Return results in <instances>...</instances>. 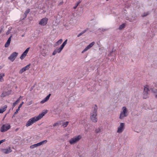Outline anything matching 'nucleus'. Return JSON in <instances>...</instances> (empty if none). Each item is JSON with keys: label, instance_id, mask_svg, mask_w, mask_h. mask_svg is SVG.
I'll return each mask as SVG.
<instances>
[{"label": "nucleus", "instance_id": "1a4fd4ad", "mask_svg": "<svg viewBox=\"0 0 157 157\" xmlns=\"http://www.w3.org/2000/svg\"><path fill=\"white\" fill-rule=\"evenodd\" d=\"M18 55V53L16 52L13 53L8 57V59L13 62L15 59Z\"/></svg>", "mask_w": 157, "mask_h": 157}, {"label": "nucleus", "instance_id": "0eeeda50", "mask_svg": "<svg viewBox=\"0 0 157 157\" xmlns=\"http://www.w3.org/2000/svg\"><path fill=\"white\" fill-rule=\"evenodd\" d=\"M124 127L125 124L123 123H121L117 128V132L119 133L122 132L124 130Z\"/></svg>", "mask_w": 157, "mask_h": 157}, {"label": "nucleus", "instance_id": "58836bf2", "mask_svg": "<svg viewBox=\"0 0 157 157\" xmlns=\"http://www.w3.org/2000/svg\"><path fill=\"white\" fill-rule=\"evenodd\" d=\"M82 2V0H79V1H78L77 3H75L76 4H77V5H78L81 2Z\"/></svg>", "mask_w": 157, "mask_h": 157}, {"label": "nucleus", "instance_id": "e433bc0d", "mask_svg": "<svg viewBox=\"0 0 157 157\" xmlns=\"http://www.w3.org/2000/svg\"><path fill=\"white\" fill-rule=\"evenodd\" d=\"M25 56H24L22 54V55H21V56H20V59H21V60H22V59H24L25 58Z\"/></svg>", "mask_w": 157, "mask_h": 157}, {"label": "nucleus", "instance_id": "c756f323", "mask_svg": "<svg viewBox=\"0 0 157 157\" xmlns=\"http://www.w3.org/2000/svg\"><path fill=\"white\" fill-rule=\"evenodd\" d=\"M51 95V94H49L44 98V99L46 101L49 100Z\"/></svg>", "mask_w": 157, "mask_h": 157}, {"label": "nucleus", "instance_id": "4be33fe9", "mask_svg": "<svg viewBox=\"0 0 157 157\" xmlns=\"http://www.w3.org/2000/svg\"><path fill=\"white\" fill-rule=\"evenodd\" d=\"M30 49V47H29L27 48L26 50L22 54L23 55L25 56H26L27 54L28 53V52Z\"/></svg>", "mask_w": 157, "mask_h": 157}, {"label": "nucleus", "instance_id": "dca6fc26", "mask_svg": "<svg viewBox=\"0 0 157 157\" xmlns=\"http://www.w3.org/2000/svg\"><path fill=\"white\" fill-rule=\"evenodd\" d=\"M30 9H27L25 12L24 14L23 15V16L24 17V18H23V19H24L27 16L28 13L30 12Z\"/></svg>", "mask_w": 157, "mask_h": 157}, {"label": "nucleus", "instance_id": "b1692460", "mask_svg": "<svg viewBox=\"0 0 157 157\" xmlns=\"http://www.w3.org/2000/svg\"><path fill=\"white\" fill-rule=\"evenodd\" d=\"M67 39H66L63 43L61 45V47L63 48L64 47V46H65V45L67 43Z\"/></svg>", "mask_w": 157, "mask_h": 157}, {"label": "nucleus", "instance_id": "9b49d317", "mask_svg": "<svg viewBox=\"0 0 157 157\" xmlns=\"http://www.w3.org/2000/svg\"><path fill=\"white\" fill-rule=\"evenodd\" d=\"M95 44L94 42H93L90 43L89 45L87 46L83 50L82 52V53H83L84 52L87 51L91 48Z\"/></svg>", "mask_w": 157, "mask_h": 157}, {"label": "nucleus", "instance_id": "20e7f679", "mask_svg": "<svg viewBox=\"0 0 157 157\" xmlns=\"http://www.w3.org/2000/svg\"><path fill=\"white\" fill-rule=\"evenodd\" d=\"M128 115V110L126 107L124 106L122 108V110L121 112L119 117L120 119H123L124 117H126Z\"/></svg>", "mask_w": 157, "mask_h": 157}, {"label": "nucleus", "instance_id": "4468645a", "mask_svg": "<svg viewBox=\"0 0 157 157\" xmlns=\"http://www.w3.org/2000/svg\"><path fill=\"white\" fill-rule=\"evenodd\" d=\"M2 151L4 153L7 154L11 152L12 151V150L11 147H9L8 148L2 149Z\"/></svg>", "mask_w": 157, "mask_h": 157}, {"label": "nucleus", "instance_id": "a19ab883", "mask_svg": "<svg viewBox=\"0 0 157 157\" xmlns=\"http://www.w3.org/2000/svg\"><path fill=\"white\" fill-rule=\"evenodd\" d=\"M82 2V0H79V1H78L77 3H75L76 4H77V5H78L81 2Z\"/></svg>", "mask_w": 157, "mask_h": 157}, {"label": "nucleus", "instance_id": "423d86ee", "mask_svg": "<svg viewBox=\"0 0 157 157\" xmlns=\"http://www.w3.org/2000/svg\"><path fill=\"white\" fill-rule=\"evenodd\" d=\"M47 142V140H44L39 143H37L36 144H34L30 146V148L32 149H33L34 148L36 147L40 146L46 144Z\"/></svg>", "mask_w": 157, "mask_h": 157}, {"label": "nucleus", "instance_id": "a18cd8bd", "mask_svg": "<svg viewBox=\"0 0 157 157\" xmlns=\"http://www.w3.org/2000/svg\"><path fill=\"white\" fill-rule=\"evenodd\" d=\"M107 30V29H105L102 28V29H101V31H102L103 32L105 31H106Z\"/></svg>", "mask_w": 157, "mask_h": 157}, {"label": "nucleus", "instance_id": "473e14b6", "mask_svg": "<svg viewBox=\"0 0 157 157\" xmlns=\"http://www.w3.org/2000/svg\"><path fill=\"white\" fill-rule=\"evenodd\" d=\"M20 109L19 108H18L16 110V112H15L14 114L16 115L18 113V111Z\"/></svg>", "mask_w": 157, "mask_h": 157}, {"label": "nucleus", "instance_id": "2eb2a0df", "mask_svg": "<svg viewBox=\"0 0 157 157\" xmlns=\"http://www.w3.org/2000/svg\"><path fill=\"white\" fill-rule=\"evenodd\" d=\"M11 37L12 36H11L9 37V38L8 39L7 41L6 42V43L5 45V47L7 48L9 46L11 40Z\"/></svg>", "mask_w": 157, "mask_h": 157}, {"label": "nucleus", "instance_id": "72a5a7b5", "mask_svg": "<svg viewBox=\"0 0 157 157\" xmlns=\"http://www.w3.org/2000/svg\"><path fill=\"white\" fill-rule=\"evenodd\" d=\"M155 62H154V63H153V64L152 65V67L154 68H156V67H157V63L156 64V65H155Z\"/></svg>", "mask_w": 157, "mask_h": 157}, {"label": "nucleus", "instance_id": "39448f33", "mask_svg": "<svg viewBox=\"0 0 157 157\" xmlns=\"http://www.w3.org/2000/svg\"><path fill=\"white\" fill-rule=\"evenodd\" d=\"M82 138L81 135H78L71 138L69 140V143L71 144H73L78 142Z\"/></svg>", "mask_w": 157, "mask_h": 157}, {"label": "nucleus", "instance_id": "79ce46f5", "mask_svg": "<svg viewBox=\"0 0 157 157\" xmlns=\"http://www.w3.org/2000/svg\"><path fill=\"white\" fill-rule=\"evenodd\" d=\"M46 101L44 99L43 100L41 101L40 103L43 104L45 103Z\"/></svg>", "mask_w": 157, "mask_h": 157}, {"label": "nucleus", "instance_id": "f03ea898", "mask_svg": "<svg viewBox=\"0 0 157 157\" xmlns=\"http://www.w3.org/2000/svg\"><path fill=\"white\" fill-rule=\"evenodd\" d=\"M47 112V110H46L45 111L43 112L40 114L38 116L31 118L26 123V126L28 127L32 125L33 123L41 119Z\"/></svg>", "mask_w": 157, "mask_h": 157}, {"label": "nucleus", "instance_id": "7ed1b4c3", "mask_svg": "<svg viewBox=\"0 0 157 157\" xmlns=\"http://www.w3.org/2000/svg\"><path fill=\"white\" fill-rule=\"evenodd\" d=\"M98 107L96 105L94 107V109L90 114V119L93 122H96L97 121V114Z\"/></svg>", "mask_w": 157, "mask_h": 157}, {"label": "nucleus", "instance_id": "de8ad7c7", "mask_svg": "<svg viewBox=\"0 0 157 157\" xmlns=\"http://www.w3.org/2000/svg\"><path fill=\"white\" fill-rule=\"evenodd\" d=\"M32 104V101H30V102H29V103L28 105H31Z\"/></svg>", "mask_w": 157, "mask_h": 157}, {"label": "nucleus", "instance_id": "37998d69", "mask_svg": "<svg viewBox=\"0 0 157 157\" xmlns=\"http://www.w3.org/2000/svg\"><path fill=\"white\" fill-rule=\"evenodd\" d=\"M24 104V102H22V103L19 105V107H18V108H20L21 107L22 105Z\"/></svg>", "mask_w": 157, "mask_h": 157}, {"label": "nucleus", "instance_id": "ddd939ff", "mask_svg": "<svg viewBox=\"0 0 157 157\" xmlns=\"http://www.w3.org/2000/svg\"><path fill=\"white\" fill-rule=\"evenodd\" d=\"M11 93V90L4 91L1 95V97H4L7 95L10 94Z\"/></svg>", "mask_w": 157, "mask_h": 157}, {"label": "nucleus", "instance_id": "412c9836", "mask_svg": "<svg viewBox=\"0 0 157 157\" xmlns=\"http://www.w3.org/2000/svg\"><path fill=\"white\" fill-rule=\"evenodd\" d=\"M30 49V47H29L27 48L26 50L22 54L23 55L25 56H26L27 54L28 53V52Z\"/></svg>", "mask_w": 157, "mask_h": 157}, {"label": "nucleus", "instance_id": "f3484780", "mask_svg": "<svg viewBox=\"0 0 157 157\" xmlns=\"http://www.w3.org/2000/svg\"><path fill=\"white\" fill-rule=\"evenodd\" d=\"M20 97H21V96H20V97L15 102L13 103V105H12L13 108H14L16 106V104H17L18 103H19L20 99Z\"/></svg>", "mask_w": 157, "mask_h": 157}, {"label": "nucleus", "instance_id": "6ab92c4d", "mask_svg": "<svg viewBox=\"0 0 157 157\" xmlns=\"http://www.w3.org/2000/svg\"><path fill=\"white\" fill-rule=\"evenodd\" d=\"M63 49V48L61 46H60L59 48H56L55 50L57 53H59L61 52Z\"/></svg>", "mask_w": 157, "mask_h": 157}, {"label": "nucleus", "instance_id": "7c9ffc66", "mask_svg": "<svg viewBox=\"0 0 157 157\" xmlns=\"http://www.w3.org/2000/svg\"><path fill=\"white\" fill-rule=\"evenodd\" d=\"M4 73L1 74V82H2L4 81V79L3 78V77L4 76Z\"/></svg>", "mask_w": 157, "mask_h": 157}, {"label": "nucleus", "instance_id": "5701e85b", "mask_svg": "<svg viewBox=\"0 0 157 157\" xmlns=\"http://www.w3.org/2000/svg\"><path fill=\"white\" fill-rule=\"evenodd\" d=\"M63 41V40L62 39H59L58 41L56 43V46H58L59 44H60Z\"/></svg>", "mask_w": 157, "mask_h": 157}, {"label": "nucleus", "instance_id": "49530a36", "mask_svg": "<svg viewBox=\"0 0 157 157\" xmlns=\"http://www.w3.org/2000/svg\"><path fill=\"white\" fill-rule=\"evenodd\" d=\"M6 140L5 139L2 140H1V144L2 143H3Z\"/></svg>", "mask_w": 157, "mask_h": 157}, {"label": "nucleus", "instance_id": "f704fd0d", "mask_svg": "<svg viewBox=\"0 0 157 157\" xmlns=\"http://www.w3.org/2000/svg\"><path fill=\"white\" fill-rule=\"evenodd\" d=\"M155 118L153 119L154 121H157V113H156L155 115Z\"/></svg>", "mask_w": 157, "mask_h": 157}, {"label": "nucleus", "instance_id": "aec40b11", "mask_svg": "<svg viewBox=\"0 0 157 157\" xmlns=\"http://www.w3.org/2000/svg\"><path fill=\"white\" fill-rule=\"evenodd\" d=\"M136 20L137 17L136 16H132V17L130 19V21L131 22H133Z\"/></svg>", "mask_w": 157, "mask_h": 157}, {"label": "nucleus", "instance_id": "09e8293b", "mask_svg": "<svg viewBox=\"0 0 157 157\" xmlns=\"http://www.w3.org/2000/svg\"><path fill=\"white\" fill-rule=\"evenodd\" d=\"M6 114L5 115V116H4V118H3V119H4L5 118V117H6Z\"/></svg>", "mask_w": 157, "mask_h": 157}, {"label": "nucleus", "instance_id": "9d476101", "mask_svg": "<svg viewBox=\"0 0 157 157\" xmlns=\"http://www.w3.org/2000/svg\"><path fill=\"white\" fill-rule=\"evenodd\" d=\"M10 128L9 124H6L3 125L1 128V131L2 132H6Z\"/></svg>", "mask_w": 157, "mask_h": 157}, {"label": "nucleus", "instance_id": "a878e982", "mask_svg": "<svg viewBox=\"0 0 157 157\" xmlns=\"http://www.w3.org/2000/svg\"><path fill=\"white\" fill-rule=\"evenodd\" d=\"M125 24L124 23L122 24L121 25H120L119 28V29L120 30L122 29L125 27Z\"/></svg>", "mask_w": 157, "mask_h": 157}, {"label": "nucleus", "instance_id": "603ef678", "mask_svg": "<svg viewBox=\"0 0 157 157\" xmlns=\"http://www.w3.org/2000/svg\"><path fill=\"white\" fill-rule=\"evenodd\" d=\"M5 15H6V14H5V15H4L5 16Z\"/></svg>", "mask_w": 157, "mask_h": 157}, {"label": "nucleus", "instance_id": "4c0bfd02", "mask_svg": "<svg viewBox=\"0 0 157 157\" xmlns=\"http://www.w3.org/2000/svg\"><path fill=\"white\" fill-rule=\"evenodd\" d=\"M56 53H57V52H56V50L55 49L54 50V51H53V52L52 55L53 56L55 55L56 54Z\"/></svg>", "mask_w": 157, "mask_h": 157}, {"label": "nucleus", "instance_id": "ea45409f", "mask_svg": "<svg viewBox=\"0 0 157 157\" xmlns=\"http://www.w3.org/2000/svg\"><path fill=\"white\" fill-rule=\"evenodd\" d=\"M82 2V0H79V1H78L77 3H75L76 4H77V5H78L81 2Z\"/></svg>", "mask_w": 157, "mask_h": 157}, {"label": "nucleus", "instance_id": "cd10ccee", "mask_svg": "<svg viewBox=\"0 0 157 157\" xmlns=\"http://www.w3.org/2000/svg\"><path fill=\"white\" fill-rule=\"evenodd\" d=\"M62 122V121H59L57 122L54 124H53V125L54 126H57L59 124H60L61 122Z\"/></svg>", "mask_w": 157, "mask_h": 157}, {"label": "nucleus", "instance_id": "2f4dec72", "mask_svg": "<svg viewBox=\"0 0 157 157\" xmlns=\"http://www.w3.org/2000/svg\"><path fill=\"white\" fill-rule=\"evenodd\" d=\"M101 129L100 128H98L96 129L95 130V132L97 133H98L100 132H101Z\"/></svg>", "mask_w": 157, "mask_h": 157}, {"label": "nucleus", "instance_id": "8fccbe9b", "mask_svg": "<svg viewBox=\"0 0 157 157\" xmlns=\"http://www.w3.org/2000/svg\"><path fill=\"white\" fill-rule=\"evenodd\" d=\"M113 52V51H112V52H111V53H112Z\"/></svg>", "mask_w": 157, "mask_h": 157}, {"label": "nucleus", "instance_id": "c03bdc74", "mask_svg": "<svg viewBox=\"0 0 157 157\" xmlns=\"http://www.w3.org/2000/svg\"><path fill=\"white\" fill-rule=\"evenodd\" d=\"M78 6V5H77V4H75V6L73 7V9H76L77 7Z\"/></svg>", "mask_w": 157, "mask_h": 157}, {"label": "nucleus", "instance_id": "a211bd4d", "mask_svg": "<svg viewBox=\"0 0 157 157\" xmlns=\"http://www.w3.org/2000/svg\"><path fill=\"white\" fill-rule=\"evenodd\" d=\"M7 106L5 105L2 108H1V113H3L6 109Z\"/></svg>", "mask_w": 157, "mask_h": 157}, {"label": "nucleus", "instance_id": "c85d7f7f", "mask_svg": "<svg viewBox=\"0 0 157 157\" xmlns=\"http://www.w3.org/2000/svg\"><path fill=\"white\" fill-rule=\"evenodd\" d=\"M68 123L69 122L68 121H66L65 122H64L63 124V126L64 127H66L68 125Z\"/></svg>", "mask_w": 157, "mask_h": 157}, {"label": "nucleus", "instance_id": "393cba45", "mask_svg": "<svg viewBox=\"0 0 157 157\" xmlns=\"http://www.w3.org/2000/svg\"><path fill=\"white\" fill-rule=\"evenodd\" d=\"M149 14V13L148 12H145L141 16L142 17H144L147 16Z\"/></svg>", "mask_w": 157, "mask_h": 157}, {"label": "nucleus", "instance_id": "3c124183", "mask_svg": "<svg viewBox=\"0 0 157 157\" xmlns=\"http://www.w3.org/2000/svg\"><path fill=\"white\" fill-rule=\"evenodd\" d=\"M154 117V115H153L152 116V118H153V117Z\"/></svg>", "mask_w": 157, "mask_h": 157}, {"label": "nucleus", "instance_id": "f8f14e48", "mask_svg": "<svg viewBox=\"0 0 157 157\" xmlns=\"http://www.w3.org/2000/svg\"><path fill=\"white\" fill-rule=\"evenodd\" d=\"M30 66V64H29L26 66L22 68L20 71L19 73L20 74H22L24 72L29 69Z\"/></svg>", "mask_w": 157, "mask_h": 157}, {"label": "nucleus", "instance_id": "c9c22d12", "mask_svg": "<svg viewBox=\"0 0 157 157\" xmlns=\"http://www.w3.org/2000/svg\"><path fill=\"white\" fill-rule=\"evenodd\" d=\"M80 123L81 124H82L83 125H84L86 123V122L85 120H83L82 121H81Z\"/></svg>", "mask_w": 157, "mask_h": 157}, {"label": "nucleus", "instance_id": "bb28decb", "mask_svg": "<svg viewBox=\"0 0 157 157\" xmlns=\"http://www.w3.org/2000/svg\"><path fill=\"white\" fill-rule=\"evenodd\" d=\"M87 31V30L86 29L84 30L83 31H82V32H81L79 34L78 36H77V37H79V36H81L82 34H84V33H85L86 31Z\"/></svg>", "mask_w": 157, "mask_h": 157}, {"label": "nucleus", "instance_id": "6e6552de", "mask_svg": "<svg viewBox=\"0 0 157 157\" xmlns=\"http://www.w3.org/2000/svg\"><path fill=\"white\" fill-rule=\"evenodd\" d=\"M48 20V18L46 17L43 18L39 22V24L42 26H45L47 24Z\"/></svg>", "mask_w": 157, "mask_h": 157}, {"label": "nucleus", "instance_id": "f257e3e1", "mask_svg": "<svg viewBox=\"0 0 157 157\" xmlns=\"http://www.w3.org/2000/svg\"><path fill=\"white\" fill-rule=\"evenodd\" d=\"M155 83H153L152 85H146L144 86L143 98L146 99L148 97L149 92L151 91L154 94L155 97L157 98V87Z\"/></svg>", "mask_w": 157, "mask_h": 157}]
</instances>
